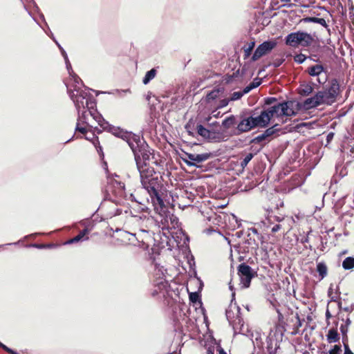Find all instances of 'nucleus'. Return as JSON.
Segmentation results:
<instances>
[{
    "mask_svg": "<svg viewBox=\"0 0 354 354\" xmlns=\"http://www.w3.org/2000/svg\"><path fill=\"white\" fill-rule=\"evenodd\" d=\"M191 283H198V280H193L191 281Z\"/></svg>",
    "mask_w": 354,
    "mask_h": 354,
    "instance_id": "56",
    "label": "nucleus"
},
{
    "mask_svg": "<svg viewBox=\"0 0 354 354\" xmlns=\"http://www.w3.org/2000/svg\"><path fill=\"white\" fill-rule=\"evenodd\" d=\"M209 156L210 155L207 153L201 154L185 153V157L182 159L189 166L198 167V164L207 160Z\"/></svg>",
    "mask_w": 354,
    "mask_h": 354,
    "instance_id": "12",
    "label": "nucleus"
},
{
    "mask_svg": "<svg viewBox=\"0 0 354 354\" xmlns=\"http://www.w3.org/2000/svg\"><path fill=\"white\" fill-rule=\"evenodd\" d=\"M310 232H309L308 233L307 236H306L304 239H303L301 240V243H308V242L309 241L308 234H309V233H310Z\"/></svg>",
    "mask_w": 354,
    "mask_h": 354,
    "instance_id": "49",
    "label": "nucleus"
},
{
    "mask_svg": "<svg viewBox=\"0 0 354 354\" xmlns=\"http://www.w3.org/2000/svg\"><path fill=\"white\" fill-rule=\"evenodd\" d=\"M324 72V67L321 64L312 66L308 68V73L310 76H319Z\"/></svg>",
    "mask_w": 354,
    "mask_h": 354,
    "instance_id": "21",
    "label": "nucleus"
},
{
    "mask_svg": "<svg viewBox=\"0 0 354 354\" xmlns=\"http://www.w3.org/2000/svg\"><path fill=\"white\" fill-rule=\"evenodd\" d=\"M223 91L221 88L214 89L210 91L205 97V102L207 104H212L213 101L219 98L222 94Z\"/></svg>",
    "mask_w": 354,
    "mask_h": 354,
    "instance_id": "19",
    "label": "nucleus"
},
{
    "mask_svg": "<svg viewBox=\"0 0 354 354\" xmlns=\"http://www.w3.org/2000/svg\"><path fill=\"white\" fill-rule=\"evenodd\" d=\"M189 297L190 301L193 303H196L199 299V295L196 292H189Z\"/></svg>",
    "mask_w": 354,
    "mask_h": 354,
    "instance_id": "36",
    "label": "nucleus"
},
{
    "mask_svg": "<svg viewBox=\"0 0 354 354\" xmlns=\"http://www.w3.org/2000/svg\"><path fill=\"white\" fill-rule=\"evenodd\" d=\"M235 124L236 118L234 115H230L227 117L222 122V125L225 129H229L234 126Z\"/></svg>",
    "mask_w": 354,
    "mask_h": 354,
    "instance_id": "27",
    "label": "nucleus"
},
{
    "mask_svg": "<svg viewBox=\"0 0 354 354\" xmlns=\"http://www.w3.org/2000/svg\"><path fill=\"white\" fill-rule=\"evenodd\" d=\"M138 169L140 173V181L141 184H147L149 183L147 181L149 179H151L154 178V176H159V174L156 173L152 167H147L140 165V162H138Z\"/></svg>",
    "mask_w": 354,
    "mask_h": 354,
    "instance_id": "13",
    "label": "nucleus"
},
{
    "mask_svg": "<svg viewBox=\"0 0 354 354\" xmlns=\"http://www.w3.org/2000/svg\"><path fill=\"white\" fill-rule=\"evenodd\" d=\"M273 117H275V113L273 111V107L271 106L263 111L259 115L253 117V118L257 127H266Z\"/></svg>",
    "mask_w": 354,
    "mask_h": 354,
    "instance_id": "10",
    "label": "nucleus"
},
{
    "mask_svg": "<svg viewBox=\"0 0 354 354\" xmlns=\"http://www.w3.org/2000/svg\"><path fill=\"white\" fill-rule=\"evenodd\" d=\"M207 354H214V352L212 350H211L210 348H208L207 350Z\"/></svg>",
    "mask_w": 354,
    "mask_h": 354,
    "instance_id": "53",
    "label": "nucleus"
},
{
    "mask_svg": "<svg viewBox=\"0 0 354 354\" xmlns=\"http://www.w3.org/2000/svg\"><path fill=\"white\" fill-rule=\"evenodd\" d=\"M273 111L275 113L276 118H282L283 116L290 117L297 115L300 110L301 106L296 101H287L279 103L272 106Z\"/></svg>",
    "mask_w": 354,
    "mask_h": 354,
    "instance_id": "6",
    "label": "nucleus"
},
{
    "mask_svg": "<svg viewBox=\"0 0 354 354\" xmlns=\"http://www.w3.org/2000/svg\"><path fill=\"white\" fill-rule=\"evenodd\" d=\"M246 93H245V88L243 89V91L234 92L232 94V96L230 97V100L231 101L238 100L241 99L244 94H246Z\"/></svg>",
    "mask_w": 354,
    "mask_h": 354,
    "instance_id": "33",
    "label": "nucleus"
},
{
    "mask_svg": "<svg viewBox=\"0 0 354 354\" xmlns=\"http://www.w3.org/2000/svg\"><path fill=\"white\" fill-rule=\"evenodd\" d=\"M84 138H85V139L91 141L93 143V145L95 146V147L96 148L97 151L99 153L102 152V147L100 145L99 139H98V138L94 133H91V136H87L86 134H85V137Z\"/></svg>",
    "mask_w": 354,
    "mask_h": 354,
    "instance_id": "23",
    "label": "nucleus"
},
{
    "mask_svg": "<svg viewBox=\"0 0 354 354\" xmlns=\"http://www.w3.org/2000/svg\"><path fill=\"white\" fill-rule=\"evenodd\" d=\"M317 271L319 273L320 279H323L327 275V266L324 262H319L317 265Z\"/></svg>",
    "mask_w": 354,
    "mask_h": 354,
    "instance_id": "24",
    "label": "nucleus"
},
{
    "mask_svg": "<svg viewBox=\"0 0 354 354\" xmlns=\"http://www.w3.org/2000/svg\"><path fill=\"white\" fill-rule=\"evenodd\" d=\"M218 352L219 354H227L226 352L222 348H219Z\"/></svg>",
    "mask_w": 354,
    "mask_h": 354,
    "instance_id": "51",
    "label": "nucleus"
},
{
    "mask_svg": "<svg viewBox=\"0 0 354 354\" xmlns=\"http://www.w3.org/2000/svg\"><path fill=\"white\" fill-rule=\"evenodd\" d=\"M45 247L47 248V247H50V245H45Z\"/></svg>",
    "mask_w": 354,
    "mask_h": 354,
    "instance_id": "61",
    "label": "nucleus"
},
{
    "mask_svg": "<svg viewBox=\"0 0 354 354\" xmlns=\"http://www.w3.org/2000/svg\"><path fill=\"white\" fill-rule=\"evenodd\" d=\"M277 43L274 39L266 41L261 44L256 48L252 57V61H257L262 56L270 52L277 46Z\"/></svg>",
    "mask_w": 354,
    "mask_h": 354,
    "instance_id": "9",
    "label": "nucleus"
},
{
    "mask_svg": "<svg viewBox=\"0 0 354 354\" xmlns=\"http://www.w3.org/2000/svg\"><path fill=\"white\" fill-rule=\"evenodd\" d=\"M147 181L149 183L142 184V185L149 194L153 205H162L163 200L159 194V191L162 187V178L160 176H154V178Z\"/></svg>",
    "mask_w": 354,
    "mask_h": 354,
    "instance_id": "5",
    "label": "nucleus"
},
{
    "mask_svg": "<svg viewBox=\"0 0 354 354\" xmlns=\"http://www.w3.org/2000/svg\"><path fill=\"white\" fill-rule=\"evenodd\" d=\"M342 267L344 270H351L354 268V257H346L342 262Z\"/></svg>",
    "mask_w": 354,
    "mask_h": 354,
    "instance_id": "26",
    "label": "nucleus"
},
{
    "mask_svg": "<svg viewBox=\"0 0 354 354\" xmlns=\"http://www.w3.org/2000/svg\"><path fill=\"white\" fill-rule=\"evenodd\" d=\"M305 21H308V22H313V23L319 24L325 28L328 27L326 21L324 18L308 17V18H306Z\"/></svg>",
    "mask_w": 354,
    "mask_h": 354,
    "instance_id": "30",
    "label": "nucleus"
},
{
    "mask_svg": "<svg viewBox=\"0 0 354 354\" xmlns=\"http://www.w3.org/2000/svg\"><path fill=\"white\" fill-rule=\"evenodd\" d=\"M73 80L74 84L66 83V86L80 115L82 111L89 110L90 107L88 106L89 104H93V98L90 94L82 89V82L77 75H73Z\"/></svg>",
    "mask_w": 354,
    "mask_h": 354,
    "instance_id": "1",
    "label": "nucleus"
},
{
    "mask_svg": "<svg viewBox=\"0 0 354 354\" xmlns=\"http://www.w3.org/2000/svg\"><path fill=\"white\" fill-rule=\"evenodd\" d=\"M88 230L86 229L84 230L83 231L80 232L77 236L68 241L67 243H73L78 242L81 240H83Z\"/></svg>",
    "mask_w": 354,
    "mask_h": 354,
    "instance_id": "31",
    "label": "nucleus"
},
{
    "mask_svg": "<svg viewBox=\"0 0 354 354\" xmlns=\"http://www.w3.org/2000/svg\"><path fill=\"white\" fill-rule=\"evenodd\" d=\"M326 339L328 343H335L338 342L339 337L337 330L334 328L330 329L326 335Z\"/></svg>",
    "mask_w": 354,
    "mask_h": 354,
    "instance_id": "22",
    "label": "nucleus"
},
{
    "mask_svg": "<svg viewBox=\"0 0 354 354\" xmlns=\"http://www.w3.org/2000/svg\"><path fill=\"white\" fill-rule=\"evenodd\" d=\"M152 156V153L147 149V146H143L140 150L134 155L135 161L136 166L138 167V162L140 165H145V167H150L149 161Z\"/></svg>",
    "mask_w": 354,
    "mask_h": 354,
    "instance_id": "14",
    "label": "nucleus"
},
{
    "mask_svg": "<svg viewBox=\"0 0 354 354\" xmlns=\"http://www.w3.org/2000/svg\"><path fill=\"white\" fill-rule=\"evenodd\" d=\"M234 295H235L234 292H232V299H234Z\"/></svg>",
    "mask_w": 354,
    "mask_h": 354,
    "instance_id": "58",
    "label": "nucleus"
},
{
    "mask_svg": "<svg viewBox=\"0 0 354 354\" xmlns=\"http://www.w3.org/2000/svg\"><path fill=\"white\" fill-rule=\"evenodd\" d=\"M317 100L315 99V95L311 97L307 98L304 102V106L306 109H310L318 106Z\"/></svg>",
    "mask_w": 354,
    "mask_h": 354,
    "instance_id": "25",
    "label": "nucleus"
},
{
    "mask_svg": "<svg viewBox=\"0 0 354 354\" xmlns=\"http://www.w3.org/2000/svg\"><path fill=\"white\" fill-rule=\"evenodd\" d=\"M26 247L43 249V248H44V243H32V244L26 245Z\"/></svg>",
    "mask_w": 354,
    "mask_h": 354,
    "instance_id": "41",
    "label": "nucleus"
},
{
    "mask_svg": "<svg viewBox=\"0 0 354 354\" xmlns=\"http://www.w3.org/2000/svg\"><path fill=\"white\" fill-rule=\"evenodd\" d=\"M230 101H231L230 99H223V100H221L219 102V104L216 106V109H221V108L225 107L226 106H227V104H229Z\"/></svg>",
    "mask_w": 354,
    "mask_h": 354,
    "instance_id": "37",
    "label": "nucleus"
},
{
    "mask_svg": "<svg viewBox=\"0 0 354 354\" xmlns=\"http://www.w3.org/2000/svg\"><path fill=\"white\" fill-rule=\"evenodd\" d=\"M155 211L161 216L160 222L162 224V229L176 230L180 227L178 218L173 214L167 211V207L163 202V205H153Z\"/></svg>",
    "mask_w": 354,
    "mask_h": 354,
    "instance_id": "2",
    "label": "nucleus"
},
{
    "mask_svg": "<svg viewBox=\"0 0 354 354\" xmlns=\"http://www.w3.org/2000/svg\"><path fill=\"white\" fill-rule=\"evenodd\" d=\"M37 24H39V26L42 29H44V27H43V26H42V24H40L39 22H37Z\"/></svg>",
    "mask_w": 354,
    "mask_h": 354,
    "instance_id": "55",
    "label": "nucleus"
},
{
    "mask_svg": "<svg viewBox=\"0 0 354 354\" xmlns=\"http://www.w3.org/2000/svg\"><path fill=\"white\" fill-rule=\"evenodd\" d=\"M156 75V71L154 68H152L151 70L147 72L145 74L142 82L144 84H147L151 80H153Z\"/></svg>",
    "mask_w": 354,
    "mask_h": 354,
    "instance_id": "29",
    "label": "nucleus"
},
{
    "mask_svg": "<svg viewBox=\"0 0 354 354\" xmlns=\"http://www.w3.org/2000/svg\"><path fill=\"white\" fill-rule=\"evenodd\" d=\"M0 347L1 348H3L5 351H6L7 353H8L10 354H19L17 352H16L15 351L8 348L7 346L3 344L1 342H0Z\"/></svg>",
    "mask_w": 354,
    "mask_h": 354,
    "instance_id": "38",
    "label": "nucleus"
},
{
    "mask_svg": "<svg viewBox=\"0 0 354 354\" xmlns=\"http://www.w3.org/2000/svg\"><path fill=\"white\" fill-rule=\"evenodd\" d=\"M260 84V82H253L245 88V93H248L254 88H257Z\"/></svg>",
    "mask_w": 354,
    "mask_h": 354,
    "instance_id": "35",
    "label": "nucleus"
},
{
    "mask_svg": "<svg viewBox=\"0 0 354 354\" xmlns=\"http://www.w3.org/2000/svg\"><path fill=\"white\" fill-rule=\"evenodd\" d=\"M326 316L327 318H330V316H331L328 310H326Z\"/></svg>",
    "mask_w": 354,
    "mask_h": 354,
    "instance_id": "52",
    "label": "nucleus"
},
{
    "mask_svg": "<svg viewBox=\"0 0 354 354\" xmlns=\"http://www.w3.org/2000/svg\"><path fill=\"white\" fill-rule=\"evenodd\" d=\"M90 114L93 120H95L101 127L105 130H107L115 136L121 138L122 139L126 138L127 136H128L127 131L120 127H115L109 124L104 120L102 115L96 110H94L93 111H90Z\"/></svg>",
    "mask_w": 354,
    "mask_h": 354,
    "instance_id": "7",
    "label": "nucleus"
},
{
    "mask_svg": "<svg viewBox=\"0 0 354 354\" xmlns=\"http://www.w3.org/2000/svg\"><path fill=\"white\" fill-rule=\"evenodd\" d=\"M254 46V42H251L249 46L245 50V57H248L250 55L251 52Z\"/></svg>",
    "mask_w": 354,
    "mask_h": 354,
    "instance_id": "40",
    "label": "nucleus"
},
{
    "mask_svg": "<svg viewBox=\"0 0 354 354\" xmlns=\"http://www.w3.org/2000/svg\"><path fill=\"white\" fill-rule=\"evenodd\" d=\"M192 124V122H190V121H189V122L186 124V126H185V129L187 130V131L189 132V134H191V131H189V129H190V127H191Z\"/></svg>",
    "mask_w": 354,
    "mask_h": 354,
    "instance_id": "48",
    "label": "nucleus"
},
{
    "mask_svg": "<svg viewBox=\"0 0 354 354\" xmlns=\"http://www.w3.org/2000/svg\"><path fill=\"white\" fill-rule=\"evenodd\" d=\"M306 59V56L303 54L297 55L294 58L295 61L299 64H302Z\"/></svg>",
    "mask_w": 354,
    "mask_h": 354,
    "instance_id": "39",
    "label": "nucleus"
},
{
    "mask_svg": "<svg viewBox=\"0 0 354 354\" xmlns=\"http://www.w3.org/2000/svg\"><path fill=\"white\" fill-rule=\"evenodd\" d=\"M341 351V347L337 345H335L333 348L329 351V354H339Z\"/></svg>",
    "mask_w": 354,
    "mask_h": 354,
    "instance_id": "43",
    "label": "nucleus"
},
{
    "mask_svg": "<svg viewBox=\"0 0 354 354\" xmlns=\"http://www.w3.org/2000/svg\"><path fill=\"white\" fill-rule=\"evenodd\" d=\"M267 342H268V349L269 351L272 350L273 348V342H272V337L271 334H270L267 337Z\"/></svg>",
    "mask_w": 354,
    "mask_h": 354,
    "instance_id": "42",
    "label": "nucleus"
},
{
    "mask_svg": "<svg viewBox=\"0 0 354 354\" xmlns=\"http://www.w3.org/2000/svg\"><path fill=\"white\" fill-rule=\"evenodd\" d=\"M281 228V225H279V224H277V225H275L274 226L272 227L271 230H272V232L274 233V232H278Z\"/></svg>",
    "mask_w": 354,
    "mask_h": 354,
    "instance_id": "45",
    "label": "nucleus"
},
{
    "mask_svg": "<svg viewBox=\"0 0 354 354\" xmlns=\"http://www.w3.org/2000/svg\"><path fill=\"white\" fill-rule=\"evenodd\" d=\"M36 236H37V234H30V235H28V236H26L24 237V239H28V238H34Z\"/></svg>",
    "mask_w": 354,
    "mask_h": 354,
    "instance_id": "50",
    "label": "nucleus"
},
{
    "mask_svg": "<svg viewBox=\"0 0 354 354\" xmlns=\"http://www.w3.org/2000/svg\"><path fill=\"white\" fill-rule=\"evenodd\" d=\"M301 125H302V126H306V125H307V124H306V123H303V124H301Z\"/></svg>",
    "mask_w": 354,
    "mask_h": 354,
    "instance_id": "59",
    "label": "nucleus"
},
{
    "mask_svg": "<svg viewBox=\"0 0 354 354\" xmlns=\"http://www.w3.org/2000/svg\"><path fill=\"white\" fill-rule=\"evenodd\" d=\"M240 308L232 303L226 310V317L235 333H244V322L241 317Z\"/></svg>",
    "mask_w": 354,
    "mask_h": 354,
    "instance_id": "3",
    "label": "nucleus"
},
{
    "mask_svg": "<svg viewBox=\"0 0 354 354\" xmlns=\"http://www.w3.org/2000/svg\"><path fill=\"white\" fill-rule=\"evenodd\" d=\"M238 273L243 286L244 288L249 287L251 279L253 277L251 268L245 263H241L238 267Z\"/></svg>",
    "mask_w": 354,
    "mask_h": 354,
    "instance_id": "11",
    "label": "nucleus"
},
{
    "mask_svg": "<svg viewBox=\"0 0 354 354\" xmlns=\"http://www.w3.org/2000/svg\"><path fill=\"white\" fill-rule=\"evenodd\" d=\"M142 232H147L146 230H141Z\"/></svg>",
    "mask_w": 354,
    "mask_h": 354,
    "instance_id": "60",
    "label": "nucleus"
},
{
    "mask_svg": "<svg viewBox=\"0 0 354 354\" xmlns=\"http://www.w3.org/2000/svg\"><path fill=\"white\" fill-rule=\"evenodd\" d=\"M340 86L337 80H333L330 83L329 88L326 91L329 97L333 100V102L335 101L337 96L339 93Z\"/></svg>",
    "mask_w": 354,
    "mask_h": 354,
    "instance_id": "17",
    "label": "nucleus"
},
{
    "mask_svg": "<svg viewBox=\"0 0 354 354\" xmlns=\"http://www.w3.org/2000/svg\"><path fill=\"white\" fill-rule=\"evenodd\" d=\"M197 132L201 136L208 138L210 137L211 132L207 129L205 128L203 125L198 124L196 127Z\"/></svg>",
    "mask_w": 354,
    "mask_h": 354,
    "instance_id": "28",
    "label": "nucleus"
},
{
    "mask_svg": "<svg viewBox=\"0 0 354 354\" xmlns=\"http://www.w3.org/2000/svg\"><path fill=\"white\" fill-rule=\"evenodd\" d=\"M274 133V127L267 129L263 133L258 136L257 139L259 141L263 140L266 137L272 136Z\"/></svg>",
    "mask_w": 354,
    "mask_h": 354,
    "instance_id": "32",
    "label": "nucleus"
},
{
    "mask_svg": "<svg viewBox=\"0 0 354 354\" xmlns=\"http://www.w3.org/2000/svg\"><path fill=\"white\" fill-rule=\"evenodd\" d=\"M256 124L253 116H250L242 119L237 125V130L241 132H247L252 129L255 128Z\"/></svg>",
    "mask_w": 354,
    "mask_h": 354,
    "instance_id": "16",
    "label": "nucleus"
},
{
    "mask_svg": "<svg viewBox=\"0 0 354 354\" xmlns=\"http://www.w3.org/2000/svg\"><path fill=\"white\" fill-rule=\"evenodd\" d=\"M210 119H211V117H210V116H209V117H207V118H206L205 119V122H208L210 120Z\"/></svg>",
    "mask_w": 354,
    "mask_h": 354,
    "instance_id": "54",
    "label": "nucleus"
},
{
    "mask_svg": "<svg viewBox=\"0 0 354 354\" xmlns=\"http://www.w3.org/2000/svg\"><path fill=\"white\" fill-rule=\"evenodd\" d=\"M274 1L275 0H272V3H274ZM281 3H283V4L281 6H290V1L291 0H280ZM275 4H277V3H275Z\"/></svg>",
    "mask_w": 354,
    "mask_h": 354,
    "instance_id": "44",
    "label": "nucleus"
},
{
    "mask_svg": "<svg viewBox=\"0 0 354 354\" xmlns=\"http://www.w3.org/2000/svg\"><path fill=\"white\" fill-rule=\"evenodd\" d=\"M328 296L330 297V301H335L337 300V297L335 296V295H333L331 293H330V291L329 290L328 291Z\"/></svg>",
    "mask_w": 354,
    "mask_h": 354,
    "instance_id": "47",
    "label": "nucleus"
},
{
    "mask_svg": "<svg viewBox=\"0 0 354 354\" xmlns=\"http://www.w3.org/2000/svg\"><path fill=\"white\" fill-rule=\"evenodd\" d=\"M310 90H311V88H308V91H306V93H310Z\"/></svg>",
    "mask_w": 354,
    "mask_h": 354,
    "instance_id": "57",
    "label": "nucleus"
},
{
    "mask_svg": "<svg viewBox=\"0 0 354 354\" xmlns=\"http://www.w3.org/2000/svg\"><path fill=\"white\" fill-rule=\"evenodd\" d=\"M315 99L317 100V104H331L333 103V100L329 97L326 91H319L315 94Z\"/></svg>",
    "mask_w": 354,
    "mask_h": 354,
    "instance_id": "18",
    "label": "nucleus"
},
{
    "mask_svg": "<svg viewBox=\"0 0 354 354\" xmlns=\"http://www.w3.org/2000/svg\"><path fill=\"white\" fill-rule=\"evenodd\" d=\"M253 158V154L252 153H249L245 155V156L243 158V159L241 162V166L244 168L247 166L248 162L252 160Z\"/></svg>",
    "mask_w": 354,
    "mask_h": 354,
    "instance_id": "34",
    "label": "nucleus"
},
{
    "mask_svg": "<svg viewBox=\"0 0 354 354\" xmlns=\"http://www.w3.org/2000/svg\"><path fill=\"white\" fill-rule=\"evenodd\" d=\"M314 41L313 37L304 31H297L288 34L286 37V44L292 47H308Z\"/></svg>",
    "mask_w": 354,
    "mask_h": 354,
    "instance_id": "4",
    "label": "nucleus"
},
{
    "mask_svg": "<svg viewBox=\"0 0 354 354\" xmlns=\"http://www.w3.org/2000/svg\"><path fill=\"white\" fill-rule=\"evenodd\" d=\"M62 55L64 57V59H65V62H66V68H67L68 74L70 75L69 79L67 80V82L66 83H71V84H74V82L73 80V75H77L75 74V73L73 72V71L72 69V66L70 64V62L68 60V58L67 57L66 52L63 49H62Z\"/></svg>",
    "mask_w": 354,
    "mask_h": 354,
    "instance_id": "20",
    "label": "nucleus"
},
{
    "mask_svg": "<svg viewBox=\"0 0 354 354\" xmlns=\"http://www.w3.org/2000/svg\"><path fill=\"white\" fill-rule=\"evenodd\" d=\"M344 354H354L349 348L348 345L344 344Z\"/></svg>",
    "mask_w": 354,
    "mask_h": 354,
    "instance_id": "46",
    "label": "nucleus"
},
{
    "mask_svg": "<svg viewBox=\"0 0 354 354\" xmlns=\"http://www.w3.org/2000/svg\"><path fill=\"white\" fill-rule=\"evenodd\" d=\"M95 110L93 106H91L88 111H84L81 114L78 115L77 121L75 127V131L80 132L82 134L88 133V126H91L88 120V115L92 117L90 114V111H93Z\"/></svg>",
    "mask_w": 354,
    "mask_h": 354,
    "instance_id": "8",
    "label": "nucleus"
},
{
    "mask_svg": "<svg viewBox=\"0 0 354 354\" xmlns=\"http://www.w3.org/2000/svg\"><path fill=\"white\" fill-rule=\"evenodd\" d=\"M127 141L129 146L131 149L133 155H135L139 150L144 146V145H140V140L138 136L133 134L130 132H128V136L123 139Z\"/></svg>",
    "mask_w": 354,
    "mask_h": 354,
    "instance_id": "15",
    "label": "nucleus"
}]
</instances>
